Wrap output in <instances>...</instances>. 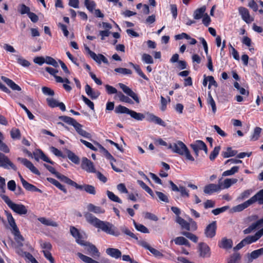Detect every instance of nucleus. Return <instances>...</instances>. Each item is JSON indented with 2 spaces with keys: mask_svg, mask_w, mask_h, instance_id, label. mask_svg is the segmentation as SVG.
Listing matches in <instances>:
<instances>
[{
  "mask_svg": "<svg viewBox=\"0 0 263 263\" xmlns=\"http://www.w3.org/2000/svg\"><path fill=\"white\" fill-rule=\"evenodd\" d=\"M84 217L89 223L97 228L100 229L106 233L115 236L120 235L119 231L112 223L102 221L89 213H85Z\"/></svg>",
  "mask_w": 263,
  "mask_h": 263,
  "instance_id": "f257e3e1",
  "label": "nucleus"
},
{
  "mask_svg": "<svg viewBox=\"0 0 263 263\" xmlns=\"http://www.w3.org/2000/svg\"><path fill=\"white\" fill-rule=\"evenodd\" d=\"M167 148L171 149L173 153L178 154L181 156H184L189 160L194 161V158L191 155L187 147L181 141H177L175 143L169 144Z\"/></svg>",
  "mask_w": 263,
  "mask_h": 263,
  "instance_id": "f03ea898",
  "label": "nucleus"
},
{
  "mask_svg": "<svg viewBox=\"0 0 263 263\" xmlns=\"http://www.w3.org/2000/svg\"><path fill=\"white\" fill-rule=\"evenodd\" d=\"M0 196L14 212L20 215H26L27 213V209L24 205L12 202L8 196L4 194H1Z\"/></svg>",
  "mask_w": 263,
  "mask_h": 263,
  "instance_id": "7ed1b4c3",
  "label": "nucleus"
},
{
  "mask_svg": "<svg viewBox=\"0 0 263 263\" xmlns=\"http://www.w3.org/2000/svg\"><path fill=\"white\" fill-rule=\"evenodd\" d=\"M5 213L8 222L12 229V233L15 236V239L18 242L23 241L24 239L23 236L21 234L12 214L10 212L7 211H5Z\"/></svg>",
  "mask_w": 263,
  "mask_h": 263,
  "instance_id": "20e7f679",
  "label": "nucleus"
},
{
  "mask_svg": "<svg viewBox=\"0 0 263 263\" xmlns=\"http://www.w3.org/2000/svg\"><path fill=\"white\" fill-rule=\"evenodd\" d=\"M68 184L75 187L77 189H78L80 190H84L87 193L91 194V195H95L96 193L95 187L93 185H89V184L79 185V184H77L76 182L72 181L71 179H70Z\"/></svg>",
  "mask_w": 263,
  "mask_h": 263,
  "instance_id": "39448f33",
  "label": "nucleus"
},
{
  "mask_svg": "<svg viewBox=\"0 0 263 263\" xmlns=\"http://www.w3.org/2000/svg\"><path fill=\"white\" fill-rule=\"evenodd\" d=\"M84 246V249L87 253L89 254L95 258H98L100 256V253L96 247L92 243L88 242L83 241V244L82 245Z\"/></svg>",
  "mask_w": 263,
  "mask_h": 263,
  "instance_id": "423d86ee",
  "label": "nucleus"
},
{
  "mask_svg": "<svg viewBox=\"0 0 263 263\" xmlns=\"http://www.w3.org/2000/svg\"><path fill=\"white\" fill-rule=\"evenodd\" d=\"M0 167L6 169L11 168L14 171L17 170L16 166L4 154L0 152Z\"/></svg>",
  "mask_w": 263,
  "mask_h": 263,
  "instance_id": "0eeeda50",
  "label": "nucleus"
},
{
  "mask_svg": "<svg viewBox=\"0 0 263 263\" xmlns=\"http://www.w3.org/2000/svg\"><path fill=\"white\" fill-rule=\"evenodd\" d=\"M191 147L195 152L196 156H198L199 151L203 150L206 154L208 153V148L206 144L201 140H197L190 145Z\"/></svg>",
  "mask_w": 263,
  "mask_h": 263,
  "instance_id": "6e6552de",
  "label": "nucleus"
},
{
  "mask_svg": "<svg viewBox=\"0 0 263 263\" xmlns=\"http://www.w3.org/2000/svg\"><path fill=\"white\" fill-rule=\"evenodd\" d=\"M199 256L202 258H208L211 256V250L209 246L204 242H200L198 247Z\"/></svg>",
  "mask_w": 263,
  "mask_h": 263,
  "instance_id": "1a4fd4ad",
  "label": "nucleus"
},
{
  "mask_svg": "<svg viewBox=\"0 0 263 263\" xmlns=\"http://www.w3.org/2000/svg\"><path fill=\"white\" fill-rule=\"evenodd\" d=\"M145 118L148 122H153L163 127L166 126V124L164 121H163L160 118L155 116L152 113L146 112L145 114Z\"/></svg>",
  "mask_w": 263,
  "mask_h": 263,
  "instance_id": "9d476101",
  "label": "nucleus"
},
{
  "mask_svg": "<svg viewBox=\"0 0 263 263\" xmlns=\"http://www.w3.org/2000/svg\"><path fill=\"white\" fill-rule=\"evenodd\" d=\"M118 85L125 94L132 98L137 103H139L140 102L139 99L137 95L129 87L121 83H119Z\"/></svg>",
  "mask_w": 263,
  "mask_h": 263,
  "instance_id": "9b49d317",
  "label": "nucleus"
},
{
  "mask_svg": "<svg viewBox=\"0 0 263 263\" xmlns=\"http://www.w3.org/2000/svg\"><path fill=\"white\" fill-rule=\"evenodd\" d=\"M81 167L88 173H96L93 163L86 157L82 158Z\"/></svg>",
  "mask_w": 263,
  "mask_h": 263,
  "instance_id": "f8f14e48",
  "label": "nucleus"
},
{
  "mask_svg": "<svg viewBox=\"0 0 263 263\" xmlns=\"http://www.w3.org/2000/svg\"><path fill=\"white\" fill-rule=\"evenodd\" d=\"M263 235V228L258 231L254 235H250L243 239L246 245L256 242Z\"/></svg>",
  "mask_w": 263,
  "mask_h": 263,
  "instance_id": "ddd939ff",
  "label": "nucleus"
},
{
  "mask_svg": "<svg viewBox=\"0 0 263 263\" xmlns=\"http://www.w3.org/2000/svg\"><path fill=\"white\" fill-rule=\"evenodd\" d=\"M216 222L213 221L210 224H208L205 229L204 234L208 238H213L216 234Z\"/></svg>",
  "mask_w": 263,
  "mask_h": 263,
  "instance_id": "4468645a",
  "label": "nucleus"
},
{
  "mask_svg": "<svg viewBox=\"0 0 263 263\" xmlns=\"http://www.w3.org/2000/svg\"><path fill=\"white\" fill-rule=\"evenodd\" d=\"M44 166L52 174H54L55 176L61 181L68 184L70 179L67 177L60 174V173L57 172L54 168L52 166L48 165L47 164H44Z\"/></svg>",
  "mask_w": 263,
  "mask_h": 263,
  "instance_id": "2eb2a0df",
  "label": "nucleus"
},
{
  "mask_svg": "<svg viewBox=\"0 0 263 263\" xmlns=\"http://www.w3.org/2000/svg\"><path fill=\"white\" fill-rule=\"evenodd\" d=\"M139 245L145 249L148 250L156 257L161 258L163 256L162 253L158 250L151 247V246L145 241L142 240L140 241Z\"/></svg>",
  "mask_w": 263,
  "mask_h": 263,
  "instance_id": "dca6fc26",
  "label": "nucleus"
},
{
  "mask_svg": "<svg viewBox=\"0 0 263 263\" xmlns=\"http://www.w3.org/2000/svg\"><path fill=\"white\" fill-rule=\"evenodd\" d=\"M17 160L29 169L33 173L37 175H40V173L38 170L33 165L31 162L28 160L27 159L18 157Z\"/></svg>",
  "mask_w": 263,
  "mask_h": 263,
  "instance_id": "f3484780",
  "label": "nucleus"
},
{
  "mask_svg": "<svg viewBox=\"0 0 263 263\" xmlns=\"http://www.w3.org/2000/svg\"><path fill=\"white\" fill-rule=\"evenodd\" d=\"M239 13L241 15L242 19L247 24H250L254 21L253 17L250 16L249 10L242 7L238 9Z\"/></svg>",
  "mask_w": 263,
  "mask_h": 263,
  "instance_id": "a211bd4d",
  "label": "nucleus"
},
{
  "mask_svg": "<svg viewBox=\"0 0 263 263\" xmlns=\"http://www.w3.org/2000/svg\"><path fill=\"white\" fill-rule=\"evenodd\" d=\"M221 185L210 183L205 185L203 189V192L206 194L211 195L214 192H217L221 190Z\"/></svg>",
  "mask_w": 263,
  "mask_h": 263,
  "instance_id": "6ab92c4d",
  "label": "nucleus"
},
{
  "mask_svg": "<svg viewBox=\"0 0 263 263\" xmlns=\"http://www.w3.org/2000/svg\"><path fill=\"white\" fill-rule=\"evenodd\" d=\"M48 105L51 107H59L62 111H65L66 107L64 104L62 102H59L57 100L52 98L46 99Z\"/></svg>",
  "mask_w": 263,
  "mask_h": 263,
  "instance_id": "aec40b11",
  "label": "nucleus"
},
{
  "mask_svg": "<svg viewBox=\"0 0 263 263\" xmlns=\"http://www.w3.org/2000/svg\"><path fill=\"white\" fill-rule=\"evenodd\" d=\"M70 232L71 235L76 239V242L80 245H82L84 240H83L82 236L79 230L75 227L71 226L70 228Z\"/></svg>",
  "mask_w": 263,
  "mask_h": 263,
  "instance_id": "412c9836",
  "label": "nucleus"
},
{
  "mask_svg": "<svg viewBox=\"0 0 263 263\" xmlns=\"http://www.w3.org/2000/svg\"><path fill=\"white\" fill-rule=\"evenodd\" d=\"M33 155L34 156V158L36 161H39V158L43 160L44 161L49 163L51 164H53L54 162L50 160L43 153V152L40 149H36L35 152L33 153Z\"/></svg>",
  "mask_w": 263,
  "mask_h": 263,
  "instance_id": "4be33fe9",
  "label": "nucleus"
},
{
  "mask_svg": "<svg viewBox=\"0 0 263 263\" xmlns=\"http://www.w3.org/2000/svg\"><path fill=\"white\" fill-rule=\"evenodd\" d=\"M73 126L74 127V128H75L77 132V133L81 136H82L85 138H88V139L91 138V136L90 134L87 133L85 130L83 129L82 125L81 124H80L79 123H78L77 121L74 124V125H73Z\"/></svg>",
  "mask_w": 263,
  "mask_h": 263,
  "instance_id": "5701e85b",
  "label": "nucleus"
},
{
  "mask_svg": "<svg viewBox=\"0 0 263 263\" xmlns=\"http://www.w3.org/2000/svg\"><path fill=\"white\" fill-rule=\"evenodd\" d=\"M1 79L5 82L8 86H9L12 90L21 91L22 90L21 88L16 84H15L12 80L4 77L2 76Z\"/></svg>",
  "mask_w": 263,
  "mask_h": 263,
  "instance_id": "b1692460",
  "label": "nucleus"
},
{
  "mask_svg": "<svg viewBox=\"0 0 263 263\" xmlns=\"http://www.w3.org/2000/svg\"><path fill=\"white\" fill-rule=\"evenodd\" d=\"M106 253L112 258L118 259L121 257V252L118 249L109 248L106 250Z\"/></svg>",
  "mask_w": 263,
  "mask_h": 263,
  "instance_id": "393cba45",
  "label": "nucleus"
},
{
  "mask_svg": "<svg viewBox=\"0 0 263 263\" xmlns=\"http://www.w3.org/2000/svg\"><path fill=\"white\" fill-rule=\"evenodd\" d=\"M250 199L252 204L258 202L259 204H263V189L259 191Z\"/></svg>",
  "mask_w": 263,
  "mask_h": 263,
  "instance_id": "a878e982",
  "label": "nucleus"
},
{
  "mask_svg": "<svg viewBox=\"0 0 263 263\" xmlns=\"http://www.w3.org/2000/svg\"><path fill=\"white\" fill-rule=\"evenodd\" d=\"M233 242L230 239L227 238H222L220 241L218 243V246L220 248L224 249H230L232 247Z\"/></svg>",
  "mask_w": 263,
  "mask_h": 263,
  "instance_id": "bb28decb",
  "label": "nucleus"
},
{
  "mask_svg": "<svg viewBox=\"0 0 263 263\" xmlns=\"http://www.w3.org/2000/svg\"><path fill=\"white\" fill-rule=\"evenodd\" d=\"M85 90L86 94L92 99H97L100 95L99 91H94L88 84L86 85Z\"/></svg>",
  "mask_w": 263,
  "mask_h": 263,
  "instance_id": "cd10ccee",
  "label": "nucleus"
},
{
  "mask_svg": "<svg viewBox=\"0 0 263 263\" xmlns=\"http://www.w3.org/2000/svg\"><path fill=\"white\" fill-rule=\"evenodd\" d=\"M205 10L206 7L205 6L196 9L193 14L194 18L195 20H199L204 15Z\"/></svg>",
  "mask_w": 263,
  "mask_h": 263,
  "instance_id": "c85d7f7f",
  "label": "nucleus"
},
{
  "mask_svg": "<svg viewBox=\"0 0 263 263\" xmlns=\"http://www.w3.org/2000/svg\"><path fill=\"white\" fill-rule=\"evenodd\" d=\"M115 99H119L122 102L133 104V101L127 96L124 95L122 92L119 91L117 95L115 96Z\"/></svg>",
  "mask_w": 263,
  "mask_h": 263,
  "instance_id": "c756f323",
  "label": "nucleus"
},
{
  "mask_svg": "<svg viewBox=\"0 0 263 263\" xmlns=\"http://www.w3.org/2000/svg\"><path fill=\"white\" fill-rule=\"evenodd\" d=\"M252 204L250 199L248 200L247 201L244 202L243 203L238 204L235 207L233 208V210L234 212H240L246 209L250 205Z\"/></svg>",
  "mask_w": 263,
  "mask_h": 263,
  "instance_id": "7c9ffc66",
  "label": "nucleus"
},
{
  "mask_svg": "<svg viewBox=\"0 0 263 263\" xmlns=\"http://www.w3.org/2000/svg\"><path fill=\"white\" fill-rule=\"evenodd\" d=\"M174 241L177 245H184L189 247L191 246L189 241L183 236L177 237L174 239Z\"/></svg>",
  "mask_w": 263,
  "mask_h": 263,
  "instance_id": "2f4dec72",
  "label": "nucleus"
},
{
  "mask_svg": "<svg viewBox=\"0 0 263 263\" xmlns=\"http://www.w3.org/2000/svg\"><path fill=\"white\" fill-rule=\"evenodd\" d=\"M38 220L40 222H41L42 224L46 226L57 227L58 226L56 222L50 219H47L45 217H40L38 218Z\"/></svg>",
  "mask_w": 263,
  "mask_h": 263,
  "instance_id": "473e14b6",
  "label": "nucleus"
},
{
  "mask_svg": "<svg viewBox=\"0 0 263 263\" xmlns=\"http://www.w3.org/2000/svg\"><path fill=\"white\" fill-rule=\"evenodd\" d=\"M87 208L88 211L92 212L96 214L104 213L105 210L100 206H96L92 203H89L87 205Z\"/></svg>",
  "mask_w": 263,
  "mask_h": 263,
  "instance_id": "72a5a7b5",
  "label": "nucleus"
},
{
  "mask_svg": "<svg viewBox=\"0 0 263 263\" xmlns=\"http://www.w3.org/2000/svg\"><path fill=\"white\" fill-rule=\"evenodd\" d=\"M91 58L99 64H101V62L106 64H109L107 58L102 54H96L95 53V56L93 57H92Z\"/></svg>",
  "mask_w": 263,
  "mask_h": 263,
  "instance_id": "f704fd0d",
  "label": "nucleus"
},
{
  "mask_svg": "<svg viewBox=\"0 0 263 263\" xmlns=\"http://www.w3.org/2000/svg\"><path fill=\"white\" fill-rule=\"evenodd\" d=\"M176 221L179 224L182 229H185L187 231H190V227L189 226V222L185 220L181 217L178 216L176 218Z\"/></svg>",
  "mask_w": 263,
  "mask_h": 263,
  "instance_id": "c9c22d12",
  "label": "nucleus"
},
{
  "mask_svg": "<svg viewBox=\"0 0 263 263\" xmlns=\"http://www.w3.org/2000/svg\"><path fill=\"white\" fill-rule=\"evenodd\" d=\"M263 254V248L252 251L250 254V261H252L253 259L257 258L258 257Z\"/></svg>",
  "mask_w": 263,
  "mask_h": 263,
  "instance_id": "e433bc0d",
  "label": "nucleus"
},
{
  "mask_svg": "<svg viewBox=\"0 0 263 263\" xmlns=\"http://www.w3.org/2000/svg\"><path fill=\"white\" fill-rule=\"evenodd\" d=\"M47 180L52 184L54 185L56 187H57L58 189H59L60 190L63 191L64 193H67V191L66 189L57 180L52 178H48Z\"/></svg>",
  "mask_w": 263,
  "mask_h": 263,
  "instance_id": "4c0bfd02",
  "label": "nucleus"
},
{
  "mask_svg": "<svg viewBox=\"0 0 263 263\" xmlns=\"http://www.w3.org/2000/svg\"><path fill=\"white\" fill-rule=\"evenodd\" d=\"M77 255L83 261L86 263H100L91 257L86 256L81 253L78 252Z\"/></svg>",
  "mask_w": 263,
  "mask_h": 263,
  "instance_id": "58836bf2",
  "label": "nucleus"
},
{
  "mask_svg": "<svg viewBox=\"0 0 263 263\" xmlns=\"http://www.w3.org/2000/svg\"><path fill=\"white\" fill-rule=\"evenodd\" d=\"M237 153V151L233 150L231 147H229L227 148V151L221 153L222 156L224 158H229L235 156Z\"/></svg>",
  "mask_w": 263,
  "mask_h": 263,
  "instance_id": "ea45409f",
  "label": "nucleus"
},
{
  "mask_svg": "<svg viewBox=\"0 0 263 263\" xmlns=\"http://www.w3.org/2000/svg\"><path fill=\"white\" fill-rule=\"evenodd\" d=\"M129 115L132 118L137 121H142L145 118V115L142 113L137 112L132 110H130Z\"/></svg>",
  "mask_w": 263,
  "mask_h": 263,
  "instance_id": "a19ab883",
  "label": "nucleus"
},
{
  "mask_svg": "<svg viewBox=\"0 0 263 263\" xmlns=\"http://www.w3.org/2000/svg\"><path fill=\"white\" fill-rule=\"evenodd\" d=\"M67 157L73 163L79 164L80 163V159L76 155L69 150L67 151Z\"/></svg>",
  "mask_w": 263,
  "mask_h": 263,
  "instance_id": "79ce46f5",
  "label": "nucleus"
},
{
  "mask_svg": "<svg viewBox=\"0 0 263 263\" xmlns=\"http://www.w3.org/2000/svg\"><path fill=\"white\" fill-rule=\"evenodd\" d=\"M18 11L22 15L28 14L30 12V8L24 4H20L17 7Z\"/></svg>",
  "mask_w": 263,
  "mask_h": 263,
  "instance_id": "37998d69",
  "label": "nucleus"
},
{
  "mask_svg": "<svg viewBox=\"0 0 263 263\" xmlns=\"http://www.w3.org/2000/svg\"><path fill=\"white\" fill-rule=\"evenodd\" d=\"M23 187L27 191H32V192H37L40 193H42V191L37 188L34 185L28 183L27 181H26L23 185Z\"/></svg>",
  "mask_w": 263,
  "mask_h": 263,
  "instance_id": "c03bdc74",
  "label": "nucleus"
},
{
  "mask_svg": "<svg viewBox=\"0 0 263 263\" xmlns=\"http://www.w3.org/2000/svg\"><path fill=\"white\" fill-rule=\"evenodd\" d=\"M259 228V227L257 221H256L255 222L252 223L248 228L245 229L243 231V233L244 234H248L252 233V232H253L256 229H257Z\"/></svg>",
  "mask_w": 263,
  "mask_h": 263,
  "instance_id": "a18cd8bd",
  "label": "nucleus"
},
{
  "mask_svg": "<svg viewBox=\"0 0 263 263\" xmlns=\"http://www.w3.org/2000/svg\"><path fill=\"white\" fill-rule=\"evenodd\" d=\"M130 111L129 109L121 105L117 106L115 110V112L117 114H126L128 115L129 114Z\"/></svg>",
  "mask_w": 263,
  "mask_h": 263,
  "instance_id": "49530a36",
  "label": "nucleus"
},
{
  "mask_svg": "<svg viewBox=\"0 0 263 263\" xmlns=\"http://www.w3.org/2000/svg\"><path fill=\"white\" fill-rule=\"evenodd\" d=\"M239 170V167L237 166H235L232 167L230 170H227L224 171L222 174V176H231L235 173H237Z\"/></svg>",
  "mask_w": 263,
  "mask_h": 263,
  "instance_id": "de8ad7c7",
  "label": "nucleus"
},
{
  "mask_svg": "<svg viewBox=\"0 0 263 263\" xmlns=\"http://www.w3.org/2000/svg\"><path fill=\"white\" fill-rule=\"evenodd\" d=\"M16 57V60L17 63L22 65L23 67H29L30 65V63L29 61L24 59L20 55H15Z\"/></svg>",
  "mask_w": 263,
  "mask_h": 263,
  "instance_id": "09e8293b",
  "label": "nucleus"
},
{
  "mask_svg": "<svg viewBox=\"0 0 263 263\" xmlns=\"http://www.w3.org/2000/svg\"><path fill=\"white\" fill-rule=\"evenodd\" d=\"M181 234L185 236L195 243H196L198 241V237L193 233L188 232H182Z\"/></svg>",
  "mask_w": 263,
  "mask_h": 263,
  "instance_id": "8fccbe9b",
  "label": "nucleus"
},
{
  "mask_svg": "<svg viewBox=\"0 0 263 263\" xmlns=\"http://www.w3.org/2000/svg\"><path fill=\"white\" fill-rule=\"evenodd\" d=\"M84 5L91 12H92L96 5L95 2L90 0H84Z\"/></svg>",
  "mask_w": 263,
  "mask_h": 263,
  "instance_id": "3c124183",
  "label": "nucleus"
},
{
  "mask_svg": "<svg viewBox=\"0 0 263 263\" xmlns=\"http://www.w3.org/2000/svg\"><path fill=\"white\" fill-rule=\"evenodd\" d=\"M138 182L143 189L147 192L151 196L154 197L153 191L143 181L141 180H138Z\"/></svg>",
  "mask_w": 263,
  "mask_h": 263,
  "instance_id": "603ef678",
  "label": "nucleus"
},
{
  "mask_svg": "<svg viewBox=\"0 0 263 263\" xmlns=\"http://www.w3.org/2000/svg\"><path fill=\"white\" fill-rule=\"evenodd\" d=\"M107 195L108 196V197L112 201L114 202H116L119 203H122L121 200L116 195L114 194V193L112 192L107 191Z\"/></svg>",
  "mask_w": 263,
  "mask_h": 263,
  "instance_id": "864d4df0",
  "label": "nucleus"
},
{
  "mask_svg": "<svg viewBox=\"0 0 263 263\" xmlns=\"http://www.w3.org/2000/svg\"><path fill=\"white\" fill-rule=\"evenodd\" d=\"M134 223L135 228L139 231L143 233H149V231L148 229L145 227L144 226L141 224H137L135 221H134Z\"/></svg>",
  "mask_w": 263,
  "mask_h": 263,
  "instance_id": "5fc2aeb1",
  "label": "nucleus"
},
{
  "mask_svg": "<svg viewBox=\"0 0 263 263\" xmlns=\"http://www.w3.org/2000/svg\"><path fill=\"white\" fill-rule=\"evenodd\" d=\"M45 63L47 64L52 65L55 68L59 67L58 62L51 57L47 56L45 57Z\"/></svg>",
  "mask_w": 263,
  "mask_h": 263,
  "instance_id": "6e6d98bb",
  "label": "nucleus"
},
{
  "mask_svg": "<svg viewBox=\"0 0 263 263\" xmlns=\"http://www.w3.org/2000/svg\"><path fill=\"white\" fill-rule=\"evenodd\" d=\"M60 119H61L64 122L67 123L72 126H73V125H74V124L77 122V121L75 119L68 116H61L60 117Z\"/></svg>",
  "mask_w": 263,
  "mask_h": 263,
  "instance_id": "4d7b16f0",
  "label": "nucleus"
},
{
  "mask_svg": "<svg viewBox=\"0 0 263 263\" xmlns=\"http://www.w3.org/2000/svg\"><path fill=\"white\" fill-rule=\"evenodd\" d=\"M240 259V254L239 253H236L230 256L228 260V263H238Z\"/></svg>",
  "mask_w": 263,
  "mask_h": 263,
  "instance_id": "13d9d810",
  "label": "nucleus"
},
{
  "mask_svg": "<svg viewBox=\"0 0 263 263\" xmlns=\"http://www.w3.org/2000/svg\"><path fill=\"white\" fill-rule=\"evenodd\" d=\"M156 194L157 195L159 201L168 203L169 202L167 196L163 193L159 191H156Z\"/></svg>",
  "mask_w": 263,
  "mask_h": 263,
  "instance_id": "bf43d9fd",
  "label": "nucleus"
},
{
  "mask_svg": "<svg viewBox=\"0 0 263 263\" xmlns=\"http://www.w3.org/2000/svg\"><path fill=\"white\" fill-rule=\"evenodd\" d=\"M220 150V146L215 147L213 151L211 152V153L210 155V159L211 161H213L214 160H215V159L218 156Z\"/></svg>",
  "mask_w": 263,
  "mask_h": 263,
  "instance_id": "052dcab7",
  "label": "nucleus"
},
{
  "mask_svg": "<svg viewBox=\"0 0 263 263\" xmlns=\"http://www.w3.org/2000/svg\"><path fill=\"white\" fill-rule=\"evenodd\" d=\"M3 138V135L0 132V151H2L6 153H9V149L8 147L3 142L2 140Z\"/></svg>",
  "mask_w": 263,
  "mask_h": 263,
  "instance_id": "680f3d73",
  "label": "nucleus"
},
{
  "mask_svg": "<svg viewBox=\"0 0 263 263\" xmlns=\"http://www.w3.org/2000/svg\"><path fill=\"white\" fill-rule=\"evenodd\" d=\"M142 60L146 64H153L154 63L152 57L146 53H144L142 55Z\"/></svg>",
  "mask_w": 263,
  "mask_h": 263,
  "instance_id": "e2e57ef3",
  "label": "nucleus"
},
{
  "mask_svg": "<svg viewBox=\"0 0 263 263\" xmlns=\"http://www.w3.org/2000/svg\"><path fill=\"white\" fill-rule=\"evenodd\" d=\"M11 137L12 139H19L21 138V133L17 128H12L10 132Z\"/></svg>",
  "mask_w": 263,
  "mask_h": 263,
  "instance_id": "0e129e2a",
  "label": "nucleus"
},
{
  "mask_svg": "<svg viewBox=\"0 0 263 263\" xmlns=\"http://www.w3.org/2000/svg\"><path fill=\"white\" fill-rule=\"evenodd\" d=\"M261 131V128L259 127H256L254 130L253 134L251 137V140L253 141L257 140L259 137Z\"/></svg>",
  "mask_w": 263,
  "mask_h": 263,
  "instance_id": "69168bd1",
  "label": "nucleus"
},
{
  "mask_svg": "<svg viewBox=\"0 0 263 263\" xmlns=\"http://www.w3.org/2000/svg\"><path fill=\"white\" fill-rule=\"evenodd\" d=\"M208 104L211 106L212 108V111L214 114H215L216 111V106L215 102L210 93L208 95Z\"/></svg>",
  "mask_w": 263,
  "mask_h": 263,
  "instance_id": "338daca9",
  "label": "nucleus"
},
{
  "mask_svg": "<svg viewBox=\"0 0 263 263\" xmlns=\"http://www.w3.org/2000/svg\"><path fill=\"white\" fill-rule=\"evenodd\" d=\"M115 71L124 75L130 74L132 73L130 69L124 68H117L115 69Z\"/></svg>",
  "mask_w": 263,
  "mask_h": 263,
  "instance_id": "774afa93",
  "label": "nucleus"
}]
</instances>
